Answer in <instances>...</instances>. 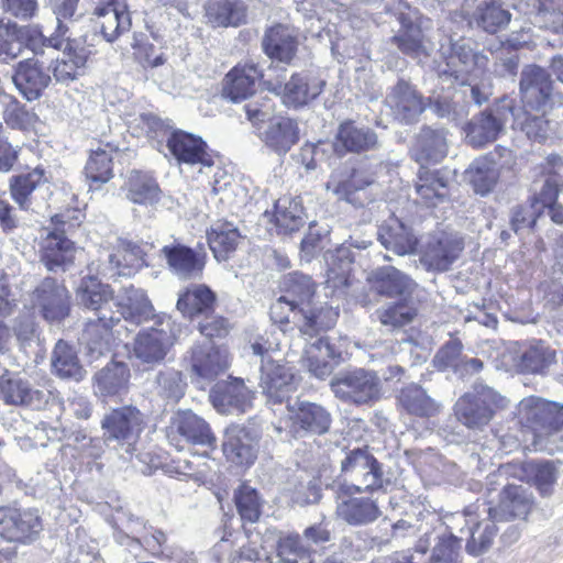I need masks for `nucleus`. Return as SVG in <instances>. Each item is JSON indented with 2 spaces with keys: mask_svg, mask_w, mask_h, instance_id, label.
<instances>
[{
  "mask_svg": "<svg viewBox=\"0 0 563 563\" xmlns=\"http://www.w3.org/2000/svg\"><path fill=\"white\" fill-rule=\"evenodd\" d=\"M522 111L516 117L520 129L532 141H544L551 130L547 118L552 109L553 81L550 74L538 65L527 66L519 84Z\"/></svg>",
  "mask_w": 563,
  "mask_h": 563,
  "instance_id": "nucleus-1",
  "label": "nucleus"
},
{
  "mask_svg": "<svg viewBox=\"0 0 563 563\" xmlns=\"http://www.w3.org/2000/svg\"><path fill=\"white\" fill-rule=\"evenodd\" d=\"M168 443L183 451L187 445H200L205 450L194 456L210 459L217 450V437L210 424L192 410H177L166 427Z\"/></svg>",
  "mask_w": 563,
  "mask_h": 563,
  "instance_id": "nucleus-2",
  "label": "nucleus"
},
{
  "mask_svg": "<svg viewBox=\"0 0 563 563\" xmlns=\"http://www.w3.org/2000/svg\"><path fill=\"white\" fill-rule=\"evenodd\" d=\"M518 422L520 430L531 433L533 442L537 443L563 429V405L538 396H528L518 404Z\"/></svg>",
  "mask_w": 563,
  "mask_h": 563,
  "instance_id": "nucleus-3",
  "label": "nucleus"
},
{
  "mask_svg": "<svg viewBox=\"0 0 563 563\" xmlns=\"http://www.w3.org/2000/svg\"><path fill=\"white\" fill-rule=\"evenodd\" d=\"M340 476L350 484L373 495L386 492L389 481L385 477L383 464L374 456L368 445L347 450L340 463Z\"/></svg>",
  "mask_w": 563,
  "mask_h": 563,
  "instance_id": "nucleus-4",
  "label": "nucleus"
},
{
  "mask_svg": "<svg viewBox=\"0 0 563 563\" xmlns=\"http://www.w3.org/2000/svg\"><path fill=\"white\" fill-rule=\"evenodd\" d=\"M508 406L499 393L482 387L463 394L454 405V415L459 422L471 430H481L488 426L495 415Z\"/></svg>",
  "mask_w": 563,
  "mask_h": 563,
  "instance_id": "nucleus-5",
  "label": "nucleus"
},
{
  "mask_svg": "<svg viewBox=\"0 0 563 563\" xmlns=\"http://www.w3.org/2000/svg\"><path fill=\"white\" fill-rule=\"evenodd\" d=\"M358 486L341 484L336 490V517L353 527L367 526L375 522L382 510L378 501Z\"/></svg>",
  "mask_w": 563,
  "mask_h": 563,
  "instance_id": "nucleus-6",
  "label": "nucleus"
},
{
  "mask_svg": "<svg viewBox=\"0 0 563 563\" xmlns=\"http://www.w3.org/2000/svg\"><path fill=\"white\" fill-rule=\"evenodd\" d=\"M287 427L295 439L322 437L330 432L333 418L322 405L310 400H297L287 406Z\"/></svg>",
  "mask_w": 563,
  "mask_h": 563,
  "instance_id": "nucleus-7",
  "label": "nucleus"
},
{
  "mask_svg": "<svg viewBox=\"0 0 563 563\" xmlns=\"http://www.w3.org/2000/svg\"><path fill=\"white\" fill-rule=\"evenodd\" d=\"M415 203L428 210L451 200V179L445 167L419 166L413 179Z\"/></svg>",
  "mask_w": 563,
  "mask_h": 563,
  "instance_id": "nucleus-8",
  "label": "nucleus"
},
{
  "mask_svg": "<svg viewBox=\"0 0 563 563\" xmlns=\"http://www.w3.org/2000/svg\"><path fill=\"white\" fill-rule=\"evenodd\" d=\"M43 530L38 511L33 508L0 507V537L9 542L29 544Z\"/></svg>",
  "mask_w": 563,
  "mask_h": 563,
  "instance_id": "nucleus-9",
  "label": "nucleus"
},
{
  "mask_svg": "<svg viewBox=\"0 0 563 563\" xmlns=\"http://www.w3.org/2000/svg\"><path fill=\"white\" fill-rule=\"evenodd\" d=\"M264 78V69L253 59L236 63L222 78L220 95L232 103L252 98Z\"/></svg>",
  "mask_w": 563,
  "mask_h": 563,
  "instance_id": "nucleus-10",
  "label": "nucleus"
},
{
  "mask_svg": "<svg viewBox=\"0 0 563 563\" xmlns=\"http://www.w3.org/2000/svg\"><path fill=\"white\" fill-rule=\"evenodd\" d=\"M71 297L63 282L45 277L31 292L32 308L47 322L62 321L70 313Z\"/></svg>",
  "mask_w": 563,
  "mask_h": 563,
  "instance_id": "nucleus-11",
  "label": "nucleus"
},
{
  "mask_svg": "<svg viewBox=\"0 0 563 563\" xmlns=\"http://www.w3.org/2000/svg\"><path fill=\"white\" fill-rule=\"evenodd\" d=\"M101 428L106 440L131 445L140 440L146 428V419L137 407L125 405L107 413Z\"/></svg>",
  "mask_w": 563,
  "mask_h": 563,
  "instance_id": "nucleus-12",
  "label": "nucleus"
},
{
  "mask_svg": "<svg viewBox=\"0 0 563 563\" xmlns=\"http://www.w3.org/2000/svg\"><path fill=\"white\" fill-rule=\"evenodd\" d=\"M260 439V434L254 429L231 423L223 432L222 453L229 463L247 468L257 460Z\"/></svg>",
  "mask_w": 563,
  "mask_h": 563,
  "instance_id": "nucleus-13",
  "label": "nucleus"
},
{
  "mask_svg": "<svg viewBox=\"0 0 563 563\" xmlns=\"http://www.w3.org/2000/svg\"><path fill=\"white\" fill-rule=\"evenodd\" d=\"M51 222L53 230L41 242L40 257L48 271L65 269L75 262L76 244L66 236L63 214H54Z\"/></svg>",
  "mask_w": 563,
  "mask_h": 563,
  "instance_id": "nucleus-14",
  "label": "nucleus"
},
{
  "mask_svg": "<svg viewBox=\"0 0 563 563\" xmlns=\"http://www.w3.org/2000/svg\"><path fill=\"white\" fill-rule=\"evenodd\" d=\"M331 390L342 401L364 405L379 398V378L371 372L354 369L334 378Z\"/></svg>",
  "mask_w": 563,
  "mask_h": 563,
  "instance_id": "nucleus-15",
  "label": "nucleus"
},
{
  "mask_svg": "<svg viewBox=\"0 0 563 563\" xmlns=\"http://www.w3.org/2000/svg\"><path fill=\"white\" fill-rule=\"evenodd\" d=\"M161 255L164 257L169 272L185 280L201 277L208 257L202 243H198L196 247H190L177 241L164 245L161 249Z\"/></svg>",
  "mask_w": 563,
  "mask_h": 563,
  "instance_id": "nucleus-16",
  "label": "nucleus"
},
{
  "mask_svg": "<svg viewBox=\"0 0 563 563\" xmlns=\"http://www.w3.org/2000/svg\"><path fill=\"white\" fill-rule=\"evenodd\" d=\"M260 387L269 404H283L297 390L295 373L286 364L272 357L264 358L260 368Z\"/></svg>",
  "mask_w": 563,
  "mask_h": 563,
  "instance_id": "nucleus-17",
  "label": "nucleus"
},
{
  "mask_svg": "<svg viewBox=\"0 0 563 563\" xmlns=\"http://www.w3.org/2000/svg\"><path fill=\"white\" fill-rule=\"evenodd\" d=\"M166 146L179 165L210 168L214 156L207 142L199 135L184 130H174L166 140Z\"/></svg>",
  "mask_w": 563,
  "mask_h": 563,
  "instance_id": "nucleus-18",
  "label": "nucleus"
},
{
  "mask_svg": "<svg viewBox=\"0 0 563 563\" xmlns=\"http://www.w3.org/2000/svg\"><path fill=\"white\" fill-rule=\"evenodd\" d=\"M299 45L298 30L290 24L280 22L267 26L261 41L262 51L271 60L287 66L295 63Z\"/></svg>",
  "mask_w": 563,
  "mask_h": 563,
  "instance_id": "nucleus-19",
  "label": "nucleus"
},
{
  "mask_svg": "<svg viewBox=\"0 0 563 563\" xmlns=\"http://www.w3.org/2000/svg\"><path fill=\"white\" fill-rule=\"evenodd\" d=\"M464 250L462 238L441 232L432 235L423 245L420 263L428 272H448Z\"/></svg>",
  "mask_w": 563,
  "mask_h": 563,
  "instance_id": "nucleus-20",
  "label": "nucleus"
},
{
  "mask_svg": "<svg viewBox=\"0 0 563 563\" xmlns=\"http://www.w3.org/2000/svg\"><path fill=\"white\" fill-rule=\"evenodd\" d=\"M325 86L327 81L316 71H295L282 87L279 96L287 108L301 109L318 99Z\"/></svg>",
  "mask_w": 563,
  "mask_h": 563,
  "instance_id": "nucleus-21",
  "label": "nucleus"
},
{
  "mask_svg": "<svg viewBox=\"0 0 563 563\" xmlns=\"http://www.w3.org/2000/svg\"><path fill=\"white\" fill-rule=\"evenodd\" d=\"M533 507V497L522 486L507 484L499 493L498 504L495 507H488V519L493 522L527 520Z\"/></svg>",
  "mask_w": 563,
  "mask_h": 563,
  "instance_id": "nucleus-22",
  "label": "nucleus"
},
{
  "mask_svg": "<svg viewBox=\"0 0 563 563\" xmlns=\"http://www.w3.org/2000/svg\"><path fill=\"white\" fill-rule=\"evenodd\" d=\"M218 295L207 284H190L179 290L176 309L180 316L194 323L213 314L218 308Z\"/></svg>",
  "mask_w": 563,
  "mask_h": 563,
  "instance_id": "nucleus-23",
  "label": "nucleus"
},
{
  "mask_svg": "<svg viewBox=\"0 0 563 563\" xmlns=\"http://www.w3.org/2000/svg\"><path fill=\"white\" fill-rule=\"evenodd\" d=\"M119 308L121 317L135 325L153 321L155 325H163L169 322L170 317L164 312L156 313L148 296L142 289L134 286L125 287L122 298L113 303Z\"/></svg>",
  "mask_w": 563,
  "mask_h": 563,
  "instance_id": "nucleus-24",
  "label": "nucleus"
},
{
  "mask_svg": "<svg viewBox=\"0 0 563 563\" xmlns=\"http://www.w3.org/2000/svg\"><path fill=\"white\" fill-rule=\"evenodd\" d=\"M92 16L108 42H113L129 32L132 25L126 0H97Z\"/></svg>",
  "mask_w": 563,
  "mask_h": 563,
  "instance_id": "nucleus-25",
  "label": "nucleus"
},
{
  "mask_svg": "<svg viewBox=\"0 0 563 563\" xmlns=\"http://www.w3.org/2000/svg\"><path fill=\"white\" fill-rule=\"evenodd\" d=\"M121 317L113 310L110 314H100L85 323L80 335V344L85 346L88 355L99 357L108 353L114 343V328L120 323Z\"/></svg>",
  "mask_w": 563,
  "mask_h": 563,
  "instance_id": "nucleus-26",
  "label": "nucleus"
},
{
  "mask_svg": "<svg viewBox=\"0 0 563 563\" xmlns=\"http://www.w3.org/2000/svg\"><path fill=\"white\" fill-rule=\"evenodd\" d=\"M12 81L23 98L35 101L48 87L51 76L41 62L26 58L14 66Z\"/></svg>",
  "mask_w": 563,
  "mask_h": 563,
  "instance_id": "nucleus-27",
  "label": "nucleus"
},
{
  "mask_svg": "<svg viewBox=\"0 0 563 563\" xmlns=\"http://www.w3.org/2000/svg\"><path fill=\"white\" fill-rule=\"evenodd\" d=\"M212 406L220 413L232 409L243 413L252 407L254 393L249 389L242 378L230 377L229 380L217 384L209 395Z\"/></svg>",
  "mask_w": 563,
  "mask_h": 563,
  "instance_id": "nucleus-28",
  "label": "nucleus"
},
{
  "mask_svg": "<svg viewBox=\"0 0 563 563\" xmlns=\"http://www.w3.org/2000/svg\"><path fill=\"white\" fill-rule=\"evenodd\" d=\"M445 129L422 126L416 136L411 150V158L419 166H430L441 163L449 152Z\"/></svg>",
  "mask_w": 563,
  "mask_h": 563,
  "instance_id": "nucleus-29",
  "label": "nucleus"
},
{
  "mask_svg": "<svg viewBox=\"0 0 563 563\" xmlns=\"http://www.w3.org/2000/svg\"><path fill=\"white\" fill-rule=\"evenodd\" d=\"M378 146L376 132L366 125H358L354 120L342 121L334 137V148L338 153L361 154L373 151Z\"/></svg>",
  "mask_w": 563,
  "mask_h": 563,
  "instance_id": "nucleus-30",
  "label": "nucleus"
},
{
  "mask_svg": "<svg viewBox=\"0 0 563 563\" xmlns=\"http://www.w3.org/2000/svg\"><path fill=\"white\" fill-rule=\"evenodd\" d=\"M189 364L197 378L211 382L229 368V353L214 345H197L190 351Z\"/></svg>",
  "mask_w": 563,
  "mask_h": 563,
  "instance_id": "nucleus-31",
  "label": "nucleus"
},
{
  "mask_svg": "<svg viewBox=\"0 0 563 563\" xmlns=\"http://www.w3.org/2000/svg\"><path fill=\"white\" fill-rule=\"evenodd\" d=\"M249 7L244 0H208L205 16L212 27H238L246 24Z\"/></svg>",
  "mask_w": 563,
  "mask_h": 563,
  "instance_id": "nucleus-32",
  "label": "nucleus"
},
{
  "mask_svg": "<svg viewBox=\"0 0 563 563\" xmlns=\"http://www.w3.org/2000/svg\"><path fill=\"white\" fill-rule=\"evenodd\" d=\"M374 183V174L364 168H353L346 179L338 181L332 191L354 207H364L373 201L368 187Z\"/></svg>",
  "mask_w": 563,
  "mask_h": 563,
  "instance_id": "nucleus-33",
  "label": "nucleus"
},
{
  "mask_svg": "<svg viewBox=\"0 0 563 563\" xmlns=\"http://www.w3.org/2000/svg\"><path fill=\"white\" fill-rule=\"evenodd\" d=\"M118 151V146L110 142L89 151L84 175L90 188L99 189L113 178V154Z\"/></svg>",
  "mask_w": 563,
  "mask_h": 563,
  "instance_id": "nucleus-34",
  "label": "nucleus"
},
{
  "mask_svg": "<svg viewBox=\"0 0 563 563\" xmlns=\"http://www.w3.org/2000/svg\"><path fill=\"white\" fill-rule=\"evenodd\" d=\"M520 479L534 487L540 496L549 497L554 493L559 478L558 465L550 460H528L520 464Z\"/></svg>",
  "mask_w": 563,
  "mask_h": 563,
  "instance_id": "nucleus-35",
  "label": "nucleus"
},
{
  "mask_svg": "<svg viewBox=\"0 0 563 563\" xmlns=\"http://www.w3.org/2000/svg\"><path fill=\"white\" fill-rule=\"evenodd\" d=\"M0 399L7 405L38 406L43 402V393L34 389L27 379L5 371L0 376Z\"/></svg>",
  "mask_w": 563,
  "mask_h": 563,
  "instance_id": "nucleus-36",
  "label": "nucleus"
},
{
  "mask_svg": "<svg viewBox=\"0 0 563 563\" xmlns=\"http://www.w3.org/2000/svg\"><path fill=\"white\" fill-rule=\"evenodd\" d=\"M341 360V352L325 338H320L310 344L303 355V362L309 372L318 378L330 376Z\"/></svg>",
  "mask_w": 563,
  "mask_h": 563,
  "instance_id": "nucleus-37",
  "label": "nucleus"
},
{
  "mask_svg": "<svg viewBox=\"0 0 563 563\" xmlns=\"http://www.w3.org/2000/svg\"><path fill=\"white\" fill-rule=\"evenodd\" d=\"M46 181V170L42 165L26 168L10 177V196L21 210L27 211L32 205V194Z\"/></svg>",
  "mask_w": 563,
  "mask_h": 563,
  "instance_id": "nucleus-38",
  "label": "nucleus"
},
{
  "mask_svg": "<svg viewBox=\"0 0 563 563\" xmlns=\"http://www.w3.org/2000/svg\"><path fill=\"white\" fill-rule=\"evenodd\" d=\"M130 368L123 362H109L93 376L97 394L103 398H112L129 390Z\"/></svg>",
  "mask_w": 563,
  "mask_h": 563,
  "instance_id": "nucleus-39",
  "label": "nucleus"
},
{
  "mask_svg": "<svg viewBox=\"0 0 563 563\" xmlns=\"http://www.w3.org/2000/svg\"><path fill=\"white\" fill-rule=\"evenodd\" d=\"M555 361V350L545 341L533 339L522 345L517 366L525 374H543Z\"/></svg>",
  "mask_w": 563,
  "mask_h": 563,
  "instance_id": "nucleus-40",
  "label": "nucleus"
},
{
  "mask_svg": "<svg viewBox=\"0 0 563 563\" xmlns=\"http://www.w3.org/2000/svg\"><path fill=\"white\" fill-rule=\"evenodd\" d=\"M155 325L141 330L133 341V352L144 363H157L167 353V332Z\"/></svg>",
  "mask_w": 563,
  "mask_h": 563,
  "instance_id": "nucleus-41",
  "label": "nucleus"
},
{
  "mask_svg": "<svg viewBox=\"0 0 563 563\" xmlns=\"http://www.w3.org/2000/svg\"><path fill=\"white\" fill-rule=\"evenodd\" d=\"M80 303L95 311L98 316L107 314L106 311L112 310L114 303V291L110 285L101 283L95 276H86L81 279L77 290Z\"/></svg>",
  "mask_w": 563,
  "mask_h": 563,
  "instance_id": "nucleus-42",
  "label": "nucleus"
},
{
  "mask_svg": "<svg viewBox=\"0 0 563 563\" xmlns=\"http://www.w3.org/2000/svg\"><path fill=\"white\" fill-rule=\"evenodd\" d=\"M396 113L407 123L417 121L419 115L426 110V99L409 82L400 79L391 90Z\"/></svg>",
  "mask_w": 563,
  "mask_h": 563,
  "instance_id": "nucleus-43",
  "label": "nucleus"
},
{
  "mask_svg": "<svg viewBox=\"0 0 563 563\" xmlns=\"http://www.w3.org/2000/svg\"><path fill=\"white\" fill-rule=\"evenodd\" d=\"M339 318V310L328 303L312 305L299 308L298 330L309 336L334 327Z\"/></svg>",
  "mask_w": 563,
  "mask_h": 563,
  "instance_id": "nucleus-44",
  "label": "nucleus"
},
{
  "mask_svg": "<svg viewBox=\"0 0 563 563\" xmlns=\"http://www.w3.org/2000/svg\"><path fill=\"white\" fill-rule=\"evenodd\" d=\"M396 399L399 408L409 416L431 418L438 415L440 410L439 405L417 384L402 387Z\"/></svg>",
  "mask_w": 563,
  "mask_h": 563,
  "instance_id": "nucleus-45",
  "label": "nucleus"
},
{
  "mask_svg": "<svg viewBox=\"0 0 563 563\" xmlns=\"http://www.w3.org/2000/svg\"><path fill=\"white\" fill-rule=\"evenodd\" d=\"M126 198L136 205H154L162 196L161 187L155 177L144 170H132L125 181Z\"/></svg>",
  "mask_w": 563,
  "mask_h": 563,
  "instance_id": "nucleus-46",
  "label": "nucleus"
},
{
  "mask_svg": "<svg viewBox=\"0 0 563 563\" xmlns=\"http://www.w3.org/2000/svg\"><path fill=\"white\" fill-rule=\"evenodd\" d=\"M325 272V285L333 291L347 288L354 280V256L346 247L336 249L329 256Z\"/></svg>",
  "mask_w": 563,
  "mask_h": 563,
  "instance_id": "nucleus-47",
  "label": "nucleus"
},
{
  "mask_svg": "<svg viewBox=\"0 0 563 563\" xmlns=\"http://www.w3.org/2000/svg\"><path fill=\"white\" fill-rule=\"evenodd\" d=\"M468 184L474 192L479 196H487L498 184L499 170L490 154L476 158L466 169Z\"/></svg>",
  "mask_w": 563,
  "mask_h": 563,
  "instance_id": "nucleus-48",
  "label": "nucleus"
},
{
  "mask_svg": "<svg viewBox=\"0 0 563 563\" xmlns=\"http://www.w3.org/2000/svg\"><path fill=\"white\" fill-rule=\"evenodd\" d=\"M376 291L387 298L408 299L416 284L413 280L393 266L384 267L374 276Z\"/></svg>",
  "mask_w": 563,
  "mask_h": 563,
  "instance_id": "nucleus-49",
  "label": "nucleus"
},
{
  "mask_svg": "<svg viewBox=\"0 0 563 563\" xmlns=\"http://www.w3.org/2000/svg\"><path fill=\"white\" fill-rule=\"evenodd\" d=\"M263 140L274 152L285 154L299 141L298 124L287 117L271 120Z\"/></svg>",
  "mask_w": 563,
  "mask_h": 563,
  "instance_id": "nucleus-50",
  "label": "nucleus"
},
{
  "mask_svg": "<svg viewBox=\"0 0 563 563\" xmlns=\"http://www.w3.org/2000/svg\"><path fill=\"white\" fill-rule=\"evenodd\" d=\"M207 242L217 261H227L235 252L241 233L228 221L217 222L206 232Z\"/></svg>",
  "mask_w": 563,
  "mask_h": 563,
  "instance_id": "nucleus-51",
  "label": "nucleus"
},
{
  "mask_svg": "<svg viewBox=\"0 0 563 563\" xmlns=\"http://www.w3.org/2000/svg\"><path fill=\"white\" fill-rule=\"evenodd\" d=\"M400 31L390 37V42L404 54L410 57L428 55L426 35L419 24L413 23L405 14L398 16Z\"/></svg>",
  "mask_w": 563,
  "mask_h": 563,
  "instance_id": "nucleus-52",
  "label": "nucleus"
},
{
  "mask_svg": "<svg viewBox=\"0 0 563 563\" xmlns=\"http://www.w3.org/2000/svg\"><path fill=\"white\" fill-rule=\"evenodd\" d=\"M303 207L290 196H283L274 205L273 222L278 234H290L303 225Z\"/></svg>",
  "mask_w": 563,
  "mask_h": 563,
  "instance_id": "nucleus-53",
  "label": "nucleus"
},
{
  "mask_svg": "<svg viewBox=\"0 0 563 563\" xmlns=\"http://www.w3.org/2000/svg\"><path fill=\"white\" fill-rule=\"evenodd\" d=\"M8 98L9 101L2 110V118L7 126L24 134L36 133L42 122L34 109L27 108L12 95H9Z\"/></svg>",
  "mask_w": 563,
  "mask_h": 563,
  "instance_id": "nucleus-54",
  "label": "nucleus"
},
{
  "mask_svg": "<svg viewBox=\"0 0 563 563\" xmlns=\"http://www.w3.org/2000/svg\"><path fill=\"white\" fill-rule=\"evenodd\" d=\"M503 126L504 121L500 118L485 110L467 124L466 136L474 148H482L498 137Z\"/></svg>",
  "mask_w": 563,
  "mask_h": 563,
  "instance_id": "nucleus-55",
  "label": "nucleus"
},
{
  "mask_svg": "<svg viewBox=\"0 0 563 563\" xmlns=\"http://www.w3.org/2000/svg\"><path fill=\"white\" fill-rule=\"evenodd\" d=\"M109 261L119 275H131L146 264V253L139 243L120 239Z\"/></svg>",
  "mask_w": 563,
  "mask_h": 563,
  "instance_id": "nucleus-56",
  "label": "nucleus"
},
{
  "mask_svg": "<svg viewBox=\"0 0 563 563\" xmlns=\"http://www.w3.org/2000/svg\"><path fill=\"white\" fill-rule=\"evenodd\" d=\"M233 503L241 518L242 526L255 523L263 512V499L254 487L242 482L233 493Z\"/></svg>",
  "mask_w": 563,
  "mask_h": 563,
  "instance_id": "nucleus-57",
  "label": "nucleus"
},
{
  "mask_svg": "<svg viewBox=\"0 0 563 563\" xmlns=\"http://www.w3.org/2000/svg\"><path fill=\"white\" fill-rule=\"evenodd\" d=\"M563 186H558L552 181L543 184L538 192L528 198L531 209L548 211L550 220L556 225H563V203L559 201Z\"/></svg>",
  "mask_w": 563,
  "mask_h": 563,
  "instance_id": "nucleus-58",
  "label": "nucleus"
},
{
  "mask_svg": "<svg viewBox=\"0 0 563 563\" xmlns=\"http://www.w3.org/2000/svg\"><path fill=\"white\" fill-rule=\"evenodd\" d=\"M52 367L60 378L80 380L85 369L80 364L76 351L67 342L59 340L53 350Z\"/></svg>",
  "mask_w": 563,
  "mask_h": 563,
  "instance_id": "nucleus-59",
  "label": "nucleus"
},
{
  "mask_svg": "<svg viewBox=\"0 0 563 563\" xmlns=\"http://www.w3.org/2000/svg\"><path fill=\"white\" fill-rule=\"evenodd\" d=\"M316 287L311 277L298 272L290 273L283 280V297L299 308L308 307L314 297Z\"/></svg>",
  "mask_w": 563,
  "mask_h": 563,
  "instance_id": "nucleus-60",
  "label": "nucleus"
},
{
  "mask_svg": "<svg viewBox=\"0 0 563 563\" xmlns=\"http://www.w3.org/2000/svg\"><path fill=\"white\" fill-rule=\"evenodd\" d=\"M379 236L385 247L398 255L411 254L418 246V239L399 221L384 228Z\"/></svg>",
  "mask_w": 563,
  "mask_h": 563,
  "instance_id": "nucleus-61",
  "label": "nucleus"
},
{
  "mask_svg": "<svg viewBox=\"0 0 563 563\" xmlns=\"http://www.w3.org/2000/svg\"><path fill=\"white\" fill-rule=\"evenodd\" d=\"M474 18L479 27L495 34L508 25L511 14L498 1L489 0L477 7Z\"/></svg>",
  "mask_w": 563,
  "mask_h": 563,
  "instance_id": "nucleus-62",
  "label": "nucleus"
},
{
  "mask_svg": "<svg viewBox=\"0 0 563 563\" xmlns=\"http://www.w3.org/2000/svg\"><path fill=\"white\" fill-rule=\"evenodd\" d=\"M417 316V307L408 299H401L377 310L379 322L393 330L410 324Z\"/></svg>",
  "mask_w": 563,
  "mask_h": 563,
  "instance_id": "nucleus-63",
  "label": "nucleus"
},
{
  "mask_svg": "<svg viewBox=\"0 0 563 563\" xmlns=\"http://www.w3.org/2000/svg\"><path fill=\"white\" fill-rule=\"evenodd\" d=\"M462 538L451 531L438 534L427 563H460Z\"/></svg>",
  "mask_w": 563,
  "mask_h": 563,
  "instance_id": "nucleus-64",
  "label": "nucleus"
}]
</instances>
